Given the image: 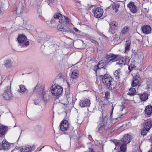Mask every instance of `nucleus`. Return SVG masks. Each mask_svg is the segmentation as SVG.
<instances>
[{"instance_id":"f257e3e1","label":"nucleus","mask_w":152,"mask_h":152,"mask_svg":"<svg viewBox=\"0 0 152 152\" xmlns=\"http://www.w3.org/2000/svg\"><path fill=\"white\" fill-rule=\"evenodd\" d=\"M53 17V18L50 21H47L46 22L51 27H56L58 23H69L70 22L69 18L59 12L55 13Z\"/></svg>"},{"instance_id":"f03ea898","label":"nucleus","mask_w":152,"mask_h":152,"mask_svg":"<svg viewBox=\"0 0 152 152\" xmlns=\"http://www.w3.org/2000/svg\"><path fill=\"white\" fill-rule=\"evenodd\" d=\"M102 81L106 87L109 90H111L114 93L117 92L116 82L110 75L105 74L103 76Z\"/></svg>"},{"instance_id":"7ed1b4c3","label":"nucleus","mask_w":152,"mask_h":152,"mask_svg":"<svg viewBox=\"0 0 152 152\" xmlns=\"http://www.w3.org/2000/svg\"><path fill=\"white\" fill-rule=\"evenodd\" d=\"M103 112H102V115L99 117V121L97 122L98 126L96 128L97 131L100 134L106 132L108 129L107 117L106 115L103 118Z\"/></svg>"},{"instance_id":"20e7f679","label":"nucleus","mask_w":152,"mask_h":152,"mask_svg":"<svg viewBox=\"0 0 152 152\" xmlns=\"http://www.w3.org/2000/svg\"><path fill=\"white\" fill-rule=\"evenodd\" d=\"M18 41L21 48H25L29 45V41L27 40L26 37L23 35H21L19 36Z\"/></svg>"},{"instance_id":"39448f33","label":"nucleus","mask_w":152,"mask_h":152,"mask_svg":"<svg viewBox=\"0 0 152 152\" xmlns=\"http://www.w3.org/2000/svg\"><path fill=\"white\" fill-rule=\"evenodd\" d=\"M63 88L60 86L54 85L51 87V92L52 94L55 96H58L62 93Z\"/></svg>"},{"instance_id":"423d86ee","label":"nucleus","mask_w":152,"mask_h":152,"mask_svg":"<svg viewBox=\"0 0 152 152\" xmlns=\"http://www.w3.org/2000/svg\"><path fill=\"white\" fill-rule=\"evenodd\" d=\"M10 86H8L4 91L2 96L6 100H10L12 98V94L10 91Z\"/></svg>"},{"instance_id":"0eeeda50","label":"nucleus","mask_w":152,"mask_h":152,"mask_svg":"<svg viewBox=\"0 0 152 152\" xmlns=\"http://www.w3.org/2000/svg\"><path fill=\"white\" fill-rule=\"evenodd\" d=\"M3 57L4 58V65L6 67H11L13 64L12 58L7 56H5Z\"/></svg>"},{"instance_id":"6e6552de","label":"nucleus","mask_w":152,"mask_h":152,"mask_svg":"<svg viewBox=\"0 0 152 152\" xmlns=\"http://www.w3.org/2000/svg\"><path fill=\"white\" fill-rule=\"evenodd\" d=\"M60 129L63 132L67 131L69 128V124L66 120H64L61 122L60 126Z\"/></svg>"},{"instance_id":"1a4fd4ad","label":"nucleus","mask_w":152,"mask_h":152,"mask_svg":"<svg viewBox=\"0 0 152 152\" xmlns=\"http://www.w3.org/2000/svg\"><path fill=\"white\" fill-rule=\"evenodd\" d=\"M94 16L97 18H100L103 15V10L100 7H97L93 10Z\"/></svg>"},{"instance_id":"9d476101","label":"nucleus","mask_w":152,"mask_h":152,"mask_svg":"<svg viewBox=\"0 0 152 152\" xmlns=\"http://www.w3.org/2000/svg\"><path fill=\"white\" fill-rule=\"evenodd\" d=\"M117 56V55H115L112 53L110 54L107 56L105 58L106 63L108 64L110 62L112 63L115 61Z\"/></svg>"},{"instance_id":"9b49d317","label":"nucleus","mask_w":152,"mask_h":152,"mask_svg":"<svg viewBox=\"0 0 152 152\" xmlns=\"http://www.w3.org/2000/svg\"><path fill=\"white\" fill-rule=\"evenodd\" d=\"M52 38L50 37L47 35L44 34V36L41 39H38V42H45L50 43V45H53L52 44Z\"/></svg>"},{"instance_id":"f8f14e48","label":"nucleus","mask_w":152,"mask_h":152,"mask_svg":"<svg viewBox=\"0 0 152 152\" xmlns=\"http://www.w3.org/2000/svg\"><path fill=\"white\" fill-rule=\"evenodd\" d=\"M25 9L24 4L23 3H19L15 8L16 14L20 15L23 12Z\"/></svg>"},{"instance_id":"ddd939ff","label":"nucleus","mask_w":152,"mask_h":152,"mask_svg":"<svg viewBox=\"0 0 152 152\" xmlns=\"http://www.w3.org/2000/svg\"><path fill=\"white\" fill-rule=\"evenodd\" d=\"M90 101L88 99L86 98L80 101L79 104L82 107H89L90 105Z\"/></svg>"},{"instance_id":"4468645a","label":"nucleus","mask_w":152,"mask_h":152,"mask_svg":"<svg viewBox=\"0 0 152 152\" xmlns=\"http://www.w3.org/2000/svg\"><path fill=\"white\" fill-rule=\"evenodd\" d=\"M107 63H106V61L104 60H101L98 63L97 65L95 66H94L95 70H96L100 69H102L103 70H105V69L103 68V67L107 64Z\"/></svg>"},{"instance_id":"2eb2a0df","label":"nucleus","mask_w":152,"mask_h":152,"mask_svg":"<svg viewBox=\"0 0 152 152\" xmlns=\"http://www.w3.org/2000/svg\"><path fill=\"white\" fill-rule=\"evenodd\" d=\"M127 6L131 12L132 13H135L137 12V8L134 2L132 1L130 2L127 4Z\"/></svg>"},{"instance_id":"dca6fc26","label":"nucleus","mask_w":152,"mask_h":152,"mask_svg":"<svg viewBox=\"0 0 152 152\" xmlns=\"http://www.w3.org/2000/svg\"><path fill=\"white\" fill-rule=\"evenodd\" d=\"M8 7L7 3L6 4L0 2V15H2L7 10Z\"/></svg>"},{"instance_id":"f3484780","label":"nucleus","mask_w":152,"mask_h":152,"mask_svg":"<svg viewBox=\"0 0 152 152\" xmlns=\"http://www.w3.org/2000/svg\"><path fill=\"white\" fill-rule=\"evenodd\" d=\"M141 29L143 33L145 34H148L151 33V28L148 25H144L142 26Z\"/></svg>"},{"instance_id":"a211bd4d","label":"nucleus","mask_w":152,"mask_h":152,"mask_svg":"<svg viewBox=\"0 0 152 152\" xmlns=\"http://www.w3.org/2000/svg\"><path fill=\"white\" fill-rule=\"evenodd\" d=\"M131 141V136L129 134H125L121 140V141L124 143L128 144Z\"/></svg>"},{"instance_id":"6ab92c4d","label":"nucleus","mask_w":152,"mask_h":152,"mask_svg":"<svg viewBox=\"0 0 152 152\" xmlns=\"http://www.w3.org/2000/svg\"><path fill=\"white\" fill-rule=\"evenodd\" d=\"M67 101L69 104L73 105L75 103V99H73V95L69 93L66 95Z\"/></svg>"},{"instance_id":"aec40b11","label":"nucleus","mask_w":152,"mask_h":152,"mask_svg":"<svg viewBox=\"0 0 152 152\" xmlns=\"http://www.w3.org/2000/svg\"><path fill=\"white\" fill-rule=\"evenodd\" d=\"M110 26V30L114 31L117 30L118 28V23L115 21H112L109 24Z\"/></svg>"},{"instance_id":"412c9836","label":"nucleus","mask_w":152,"mask_h":152,"mask_svg":"<svg viewBox=\"0 0 152 152\" xmlns=\"http://www.w3.org/2000/svg\"><path fill=\"white\" fill-rule=\"evenodd\" d=\"M2 143L4 150H7L9 149L10 148L11 145L12 144V143H9L7 142L4 140L2 141Z\"/></svg>"},{"instance_id":"4be33fe9","label":"nucleus","mask_w":152,"mask_h":152,"mask_svg":"<svg viewBox=\"0 0 152 152\" xmlns=\"http://www.w3.org/2000/svg\"><path fill=\"white\" fill-rule=\"evenodd\" d=\"M7 127L2 125L0 126V137H2L6 133L7 130Z\"/></svg>"},{"instance_id":"5701e85b","label":"nucleus","mask_w":152,"mask_h":152,"mask_svg":"<svg viewBox=\"0 0 152 152\" xmlns=\"http://www.w3.org/2000/svg\"><path fill=\"white\" fill-rule=\"evenodd\" d=\"M145 80L146 82V88L148 89H151L152 88V79L146 78Z\"/></svg>"},{"instance_id":"b1692460","label":"nucleus","mask_w":152,"mask_h":152,"mask_svg":"<svg viewBox=\"0 0 152 152\" xmlns=\"http://www.w3.org/2000/svg\"><path fill=\"white\" fill-rule=\"evenodd\" d=\"M152 126V123L150 120L148 121L145 123L144 128L148 131L150 129Z\"/></svg>"},{"instance_id":"393cba45","label":"nucleus","mask_w":152,"mask_h":152,"mask_svg":"<svg viewBox=\"0 0 152 152\" xmlns=\"http://www.w3.org/2000/svg\"><path fill=\"white\" fill-rule=\"evenodd\" d=\"M20 150L21 152H31V147L29 145L23 146Z\"/></svg>"},{"instance_id":"a878e982","label":"nucleus","mask_w":152,"mask_h":152,"mask_svg":"<svg viewBox=\"0 0 152 152\" xmlns=\"http://www.w3.org/2000/svg\"><path fill=\"white\" fill-rule=\"evenodd\" d=\"M148 95L147 93L145 92L139 94V97L142 101H145L148 99Z\"/></svg>"},{"instance_id":"bb28decb","label":"nucleus","mask_w":152,"mask_h":152,"mask_svg":"<svg viewBox=\"0 0 152 152\" xmlns=\"http://www.w3.org/2000/svg\"><path fill=\"white\" fill-rule=\"evenodd\" d=\"M145 113L148 115H150L152 113V107L151 106H147L145 110Z\"/></svg>"},{"instance_id":"cd10ccee","label":"nucleus","mask_w":152,"mask_h":152,"mask_svg":"<svg viewBox=\"0 0 152 152\" xmlns=\"http://www.w3.org/2000/svg\"><path fill=\"white\" fill-rule=\"evenodd\" d=\"M129 30V27L128 26L124 27L121 31V34L122 35H125L126 34Z\"/></svg>"},{"instance_id":"c85d7f7f","label":"nucleus","mask_w":152,"mask_h":152,"mask_svg":"<svg viewBox=\"0 0 152 152\" xmlns=\"http://www.w3.org/2000/svg\"><path fill=\"white\" fill-rule=\"evenodd\" d=\"M19 90H18V91L20 93L26 91L27 93H28V90H27L25 86L23 85H20L19 86Z\"/></svg>"},{"instance_id":"c756f323","label":"nucleus","mask_w":152,"mask_h":152,"mask_svg":"<svg viewBox=\"0 0 152 152\" xmlns=\"http://www.w3.org/2000/svg\"><path fill=\"white\" fill-rule=\"evenodd\" d=\"M121 71L119 69L115 71L114 73V76L116 79H119L120 78Z\"/></svg>"},{"instance_id":"7c9ffc66","label":"nucleus","mask_w":152,"mask_h":152,"mask_svg":"<svg viewBox=\"0 0 152 152\" xmlns=\"http://www.w3.org/2000/svg\"><path fill=\"white\" fill-rule=\"evenodd\" d=\"M78 73L77 71L74 70L72 73L71 77L73 79H76L78 77Z\"/></svg>"},{"instance_id":"2f4dec72","label":"nucleus","mask_w":152,"mask_h":152,"mask_svg":"<svg viewBox=\"0 0 152 152\" xmlns=\"http://www.w3.org/2000/svg\"><path fill=\"white\" fill-rule=\"evenodd\" d=\"M127 144L123 143L121 145L120 150L121 152H125L126 151V145Z\"/></svg>"},{"instance_id":"473e14b6","label":"nucleus","mask_w":152,"mask_h":152,"mask_svg":"<svg viewBox=\"0 0 152 152\" xmlns=\"http://www.w3.org/2000/svg\"><path fill=\"white\" fill-rule=\"evenodd\" d=\"M136 92L135 89L134 88H130L129 90V91L128 93V95L130 96H132L134 95Z\"/></svg>"},{"instance_id":"72a5a7b5","label":"nucleus","mask_w":152,"mask_h":152,"mask_svg":"<svg viewBox=\"0 0 152 152\" xmlns=\"http://www.w3.org/2000/svg\"><path fill=\"white\" fill-rule=\"evenodd\" d=\"M120 7L119 5L117 4H114L112 5V9L115 13L118 12V8Z\"/></svg>"},{"instance_id":"f704fd0d","label":"nucleus","mask_w":152,"mask_h":152,"mask_svg":"<svg viewBox=\"0 0 152 152\" xmlns=\"http://www.w3.org/2000/svg\"><path fill=\"white\" fill-rule=\"evenodd\" d=\"M71 30L69 27L67 26H64V25L62 31L65 32H71Z\"/></svg>"},{"instance_id":"c9c22d12","label":"nucleus","mask_w":152,"mask_h":152,"mask_svg":"<svg viewBox=\"0 0 152 152\" xmlns=\"http://www.w3.org/2000/svg\"><path fill=\"white\" fill-rule=\"evenodd\" d=\"M131 43L129 42H126L125 44V52L126 53V51H128L129 50V48L130 46Z\"/></svg>"},{"instance_id":"e433bc0d","label":"nucleus","mask_w":152,"mask_h":152,"mask_svg":"<svg viewBox=\"0 0 152 152\" xmlns=\"http://www.w3.org/2000/svg\"><path fill=\"white\" fill-rule=\"evenodd\" d=\"M136 67L135 65L133 64H130L128 66V69L129 72H130L132 70L134 69H135Z\"/></svg>"},{"instance_id":"4c0bfd02","label":"nucleus","mask_w":152,"mask_h":152,"mask_svg":"<svg viewBox=\"0 0 152 152\" xmlns=\"http://www.w3.org/2000/svg\"><path fill=\"white\" fill-rule=\"evenodd\" d=\"M149 131L147 129H145L144 128V129H142L141 131V135L142 136H145L147 133Z\"/></svg>"},{"instance_id":"58836bf2","label":"nucleus","mask_w":152,"mask_h":152,"mask_svg":"<svg viewBox=\"0 0 152 152\" xmlns=\"http://www.w3.org/2000/svg\"><path fill=\"white\" fill-rule=\"evenodd\" d=\"M122 59H123V58H122V60H121V59H120V60H121V61H120L119 62H117V64H116L119 65L120 67H121L123 65H124L125 64V62L124 61H123Z\"/></svg>"},{"instance_id":"ea45409f","label":"nucleus","mask_w":152,"mask_h":152,"mask_svg":"<svg viewBox=\"0 0 152 152\" xmlns=\"http://www.w3.org/2000/svg\"><path fill=\"white\" fill-rule=\"evenodd\" d=\"M139 83V81H137V80H133L132 82V87H135L137 86Z\"/></svg>"},{"instance_id":"a19ab883","label":"nucleus","mask_w":152,"mask_h":152,"mask_svg":"<svg viewBox=\"0 0 152 152\" xmlns=\"http://www.w3.org/2000/svg\"><path fill=\"white\" fill-rule=\"evenodd\" d=\"M62 23H60V24H58L57 25V29L61 31H62V30L63 29V27L64 26V24H62Z\"/></svg>"},{"instance_id":"79ce46f5","label":"nucleus","mask_w":152,"mask_h":152,"mask_svg":"<svg viewBox=\"0 0 152 152\" xmlns=\"http://www.w3.org/2000/svg\"><path fill=\"white\" fill-rule=\"evenodd\" d=\"M113 142L116 146L119 147L121 145V143L119 140H115Z\"/></svg>"},{"instance_id":"37998d69","label":"nucleus","mask_w":152,"mask_h":152,"mask_svg":"<svg viewBox=\"0 0 152 152\" xmlns=\"http://www.w3.org/2000/svg\"><path fill=\"white\" fill-rule=\"evenodd\" d=\"M133 80H137V81H140V77L138 75H136L133 77Z\"/></svg>"},{"instance_id":"c03bdc74","label":"nucleus","mask_w":152,"mask_h":152,"mask_svg":"<svg viewBox=\"0 0 152 152\" xmlns=\"http://www.w3.org/2000/svg\"><path fill=\"white\" fill-rule=\"evenodd\" d=\"M110 93L108 92H107L105 93V97L106 99H109L110 97Z\"/></svg>"},{"instance_id":"a18cd8bd","label":"nucleus","mask_w":152,"mask_h":152,"mask_svg":"<svg viewBox=\"0 0 152 152\" xmlns=\"http://www.w3.org/2000/svg\"><path fill=\"white\" fill-rule=\"evenodd\" d=\"M40 87V86L39 85H37L33 89V91L34 92L36 89H38Z\"/></svg>"},{"instance_id":"49530a36","label":"nucleus","mask_w":152,"mask_h":152,"mask_svg":"<svg viewBox=\"0 0 152 152\" xmlns=\"http://www.w3.org/2000/svg\"><path fill=\"white\" fill-rule=\"evenodd\" d=\"M42 97L43 99H44V98L46 97V93H45V91H43L42 92Z\"/></svg>"},{"instance_id":"de8ad7c7","label":"nucleus","mask_w":152,"mask_h":152,"mask_svg":"<svg viewBox=\"0 0 152 152\" xmlns=\"http://www.w3.org/2000/svg\"><path fill=\"white\" fill-rule=\"evenodd\" d=\"M48 4L54 3L55 0H47Z\"/></svg>"},{"instance_id":"09e8293b","label":"nucleus","mask_w":152,"mask_h":152,"mask_svg":"<svg viewBox=\"0 0 152 152\" xmlns=\"http://www.w3.org/2000/svg\"><path fill=\"white\" fill-rule=\"evenodd\" d=\"M77 121H75V122L77 124H80L81 123V121H79L78 120V119H77Z\"/></svg>"},{"instance_id":"8fccbe9b","label":"nucleus","mask_w":152,"mask_h":152,"mask_svg":"<svg viewBox=\"0 0 152 152\" xmlns=\"http://www.w3.org/2000/svg\"><path fill=\"white\" fill-rule=\"evenodd\" d=\"M73 29L76 32L79 31V30L76 28H75V27Z\"/></svg>"},{"instance_id":"3c124183","label":"nucleus","mask_w":152,"mask_h":152,"mask_svg":"<svg viewBox=\"0 0 152 152\" xmlns=\"http://www.w3.org/2000/svg\"><path fill=\"white\" fill-rule=\"evenodd\" d=\"M3 146H2V143L1 144L0 143V150H3Z\"/></svg>"},{"instance_id":"603ef678","label":"nucleus","mask_w":152,"mask_h":152,"mask_svg":"<svg viewBox=\"0 0 152 152\" xmlns=\"http://www.w3.org/2000/svg\"><path fill=\"white\" fill-rule=\"evenodd\" d=\"M89 152H94L92 148H90L89 150Z\"/></svg>"},{"instance_id":"864d4df0","label":"nucleus","mask_w":152,"mask_h":152,"mask_svg":"<svg viewBox=\"0 0 152 152\" xmlns=\"http://www.w3.org/2000/svg\"><path fill=\"white\" fill-rule=\"evenodd\" d=\"M67 83L68 84V86L69 87L70 86V84L69 83V82L68 80V81H67Z\"/></svg>"},{"instance_id":"5fc2aeb1","label":"nucleus","mask_w":152,"mask_h":152,"mask_svg":"<svg viewBox=\"0 0 152 152\" xmlns=\"http://www.w3.org/2000/svg\"><path fill=\"white\" fill-rule=\"evenodd\" d=\"M149 140L152 142V136L150 137V138L149 139Z\"/></svg>"},{"instance_id":"6e6d98bb","label":"nucleus","mask_w":152,"mask_h":152,"mask_svg":"<svg viewBox=\"0 0 152 152\" xmlns=\"http://www.w3.org/2000/svg\"><path fill=\"white\" fill-rule=\"evenodd\" d=\"M91 42L93 43H95V41L93 40V39H92V40H91Z\"/></svg>"},{"instance_id":"4d7b16f0","label":"nucleus","mask_w":152,"mask_h":152,"mask_svg":"<svg viewBox=\"0 0 152 152\" xmlns=\"http://www.w3.org/2000/svg\"><path fill=\"white\" fill-rule=\"evenodd\" d=\"M38 6L39 7H39L41 8V5L40 4H38Z\"/></svg>"},{"instance_id":"13d9d810","label":"nucleus","mask_w":152,"mask_h":152,"mask_svg":"<svg viewBox=\"0 0 152 152\" xmlns=\"http://www.w3.org/2000/svg\"><path fill=\"white\" fill-rule=\"evenodd\" d=\"M34 103H35V105H38V104H38V103H37L36 102H34Z\"/></svg>"},{"instance_id":"bf43d9fd","label":"nucleus","mask_w":152,"mask_h":152,"mask_svg":"<svg viewBox=\"0 0 152 152\" xmlns=\"http://www.w3.org/2000/svg\"><path fill=\"white\" fill-rule=\"evenodd\" d=\"M113 109H114V107H113V108H112V111H113ZM112 113H113V111H112L111 112V113H110L111 115V114H112Z\"/></svg>"},{"instance_id":"052dcab7","label":"nucleus","mask_w":152,"mask_h":152,"mask_svg":"<svg viewBox=\"0 0 152 152\" xmlns=\"http://www.w3.org/2000/svg\"><path fill=\"white\" fill-rule=\"evenodd\" d=\"M148 152H152V150L149 151Z\"/></svg>"},{"instance_id":"680f3d73","label":"nucleus","mask_w":152,"mask_h":152,"mask_svg":"<svg viewBox=\"0 0 152 152\" xmlns=\"http://www.w3.org/2000/svg\"><path fill=\"white\" fill-rule=\"evenodd\" d=\"M41 15V14H39V16H40Z\"/></svg>"},{"instance_id":"e2e57ef3","label":"nucleus","mask_w":152,"mask_h":152,"mask_svg":"<svg viewBox=\"0 0 152 152\" xmlns=\"http://www.w3.org/2000/svg\"><path fill=\"white\" fill-rule=\"evenodd\" d=\"M10 83H11V81H10Z\"/></svg>"},{"instance_id":"0e129e2a","label":"nucleus","mask_w":152,"mask_h":152,"mask_svg":"<svg viewBox=\"0 0 152 152\" xmlns=\"http://www.w3.org/2000/svg\"><path fill=\"white\" fill-rule=\"evenodd\" d=\"M123 109H122L121 111H123Z\"/></svg>"},{"instance_id":"69168bd1","label":"nucleus","mask_w":152,"mask_h":152,"mask_svg":"<svg viewBox=\"0 0 152 152\" xmlns=\"http://www.w3.org/2000/svg\"><path fill=\"white\" fill-rule=\"evenodd\" d=\"M122 115H121V116H122Z\"/></svg>"},{"instance_id":"338daca9","label":"nucleus","mask_w":152,"mask_h":152,"mask_svg":"<svg viewBox=\"0 0 152 152\" xmlns=\"http://www.w3.org/2000/svg\"><path fill=\"white\" fill-rule=\"evenodd\" d=\"M118 152H120V151H118Z\"/></svg>"}]
</instances>
